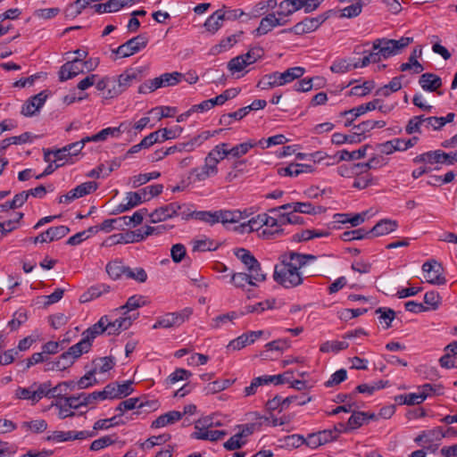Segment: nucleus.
<instances>
[{
    "label": "nucleus",
    "instance_id": "43",
    "mask_svg": "<svg viewBox=\"0 0 457 457\" xmlns=\"http://www.w3.org/2000/svg\"><path fill=\"white\" fill-rule=\"evenodd\" d=\"M42 385H45L46 386V391L47 393H46V395H45V397H48V398H59L60 401L62 400H64V397H67L66 395H67V391L64 387V384H62L59 383L58 385H56L54 387H51V382L50 381H46V382H44L42 383Z\"/></svg>",
    "mask_w": 457,
    "mask_h": 457
},
{
    "label": "nucleus",
    "instance_id": "1",
    "mask_svg": "<svg viewBox=\"0 0 457 457\" xmlns=\"http://www.w3.org/2000/svg\"><path fill=\"white\" fill-rule=\"evenodd\" d=\"M295 261L291 254L285 253L280 256L279 262L275 265L273 279L285 288H294L303 283V277Z\"/></svg>",
    "mask_w": 457,
    "mask_h": 457
},
{
    "label": "nucleus",
    "instance_id": "12",
    "mask_svg": "<svg viewBox=\"0 0 457 457\" xmlns=\"http://www.w3.org/2000/svg\"><path fill=\"white\" fill-rule=\"evenodd\" d=\"M98 186L94 181H87L77 186L75 188L69 191L67 194L59 197L60 204H70L71 202L95 192Z\"/></svg>",
    "mask_w": 457,
    "mask_h": 457
},
{
    "label": "nucleus",
    "instance_id": "39",
    "mask_svg": "<svg viewBox=\"0 0 457 457\" xmlns=\"http://www.w3.org/2000/svg\"><path fill=\"white\" fill-rule=\"evenodd\" d=\"M330 232L328 230H316V229H305L300 233H295L292 240L295 242L308 241L315 237H328Z\"/></svg>",
    "mask_w": 457,
    "mask_h": 457
},
{
    "label": "nucleus",
    "instance_id": "19",
    "mask_svg": "<svg viewBox=\"0 0 457 457\" xmlns=\"http://www.w3.org/2000/svg\"><path fill=\"white\" fill-rule=\"evenodd\" d=\"M84 72V69L81 63L78 62V60H71L66 62L61 66L59 74L60 81H66L71 79L80 73Z\"/></svg>",
    "mask_w": 457,
    "mask_h": 457
},
{
    "label": "nucleus",
    "instance_id": "59",
    "mask_svg": "<svg viewBox=\"0 0 457 457\" xmlns=\"http://www.w3.org/2000/svg\"><path fill=\"white\" fill-rule=\"evenodd\" d=\"M73 363H74V361L70 356L64 357V353H62L60 355L58 361H54L52 363V368H46V370H64L67 368L71 367Z\"/></svg>",
    "mask_w": 457,
    "mask_h": 457
},
{
    "label": "nucleus",
    "instance_id": "16",
    "mask_svg": "<svg viewBox=\"0 0 457 457\" xmlns=\"http://www.w3.org/2000/svg\"><path fill=\"white\" fill-rule=\"evenodd\" d=\"M69 232L70 228L67 226L61 225L57 227H51L35 237L32 241L35 244L45 243L47 241L52 242L64 237Z\"/></svg>",
    "mask_w": 457,
    "mask_h": 457
},
{
    "label": "nucleus",
    "instance_id": "32",
    "mask_svg": "<svg viewBox=\"0 0 457 457\" xmlns=\"http://www.w3.org/2000/svg\"><path fill=\"white\" fill-rule=\"evenodd\" d=\"M397 228V223L395 220H381L378 221L370 230L368 231L367 234L378 237L386 235Z\"/></svg>",
    "mask_w": 457,
    "mask_h": 457
},
{
    "label": "nucleus",
    "instance_id": "41",
    "mask_svg": "<svg viewBox=\"0 0 457 457\" xmlns=\"http://www.w3.org/2000/svg\"><path fill=\"white\" fill-rule=\"evenodd\" d=\"M370 146L369 145H363L361 148L349 152L347 150H342L337 153L336 156H338L337 162L341 161H351V160H358L365 157L366 151Z\"/></svg>",
    "mask_w": 457,
    "mask_h": 457
},
{
    "label": "nucleus",
    "instance_id": "9",
    "mask_svg": "<svg viewBox=\"0 0 457 457\" xmlns=\"http://www.w3.org/2000/svg\"><path fill=\"white\" fill-rule=\"evenodd\" d=\"M339 434L340 430L337 427L331 429H324L317 433H311L306 437V445L312 449H316L320 445L336 440Z\"/></svg>",
    "mask_w": 457,
    "mask_h": 457
},
{
    "label": "nucleus",
    "instance_id": "53",
    "mask_svg": "<svg viewBox=\"0 0 457 457\" xmlns=\"http://www.w3.org/2000/svg\"><path fill=\"white\" fill-rule=\"evenodd\" d=\"M374 87V82L372 80H367L362 85L354 86L351 88L349 95L364 96H367Z\"/></svg>",
    "mask_w": 457,
    "mask_h": 457
},
{
    "label": "nucleus",
    "instance_id": "25",
    "mask_svg": "<svg viewBox=\"0 0 457 457\" xmlns=\"http://www.w3.org/2000/svg\"><path fill=\"white\" fill-rule=\"evenodd\" d=\"M219 216V222L226 225L228 223H237L241 220L248 217L246 211L241 212L239 210H219L217 211Z\"/></svg>",
    "mask_w": 457,
    "mask_h": 457
},
{
    "label": "nucleus",
    "instance_id": "52",
    "mask_svg": "<svg viewBox=\"0 0 457 457\" xmlns=\"http://www.w3.org/2000/svg\"><path fill=\"white\" fill-rule=\"evenodd\" d=\"M125 277L138 283H144L147 280V273L141 267L130 268L128 266Z\"/></svg>",
    "mask_w": 457,
    "mask_h": 457
},
{
    "label": "nucleus",
    "instance_id": "57",
    "mask_svg": "<svg viewBox=\"0 0 457 457\" xmlns=\"http://www.w3.org/2000/svg\"><path fill=\"white\" fill-rule=\"evenodd\" d=\"M243 55L245 57L247 64L250 65L263 57L264 50L261 46H253V47L250 48L248 50V52Z\"/></svg>",
    "mask_w": 457,
    "mask_h": 457
},
{
    "label": "nucleus",
    "instance_id": "22",
    "mask_svg": "<svg viewBox=\"0 0 457 457\" xmlns=\"http://www.w3.org/2000/svg\"><path fill=\"white\" fill-rule=\"evenodd\" d=\"M352 415L349 418L345 431L348 432L354 430L361 427L364 422L368 420H375L377 416L374 413H369L364 411H351Z\"/></svg>",
    "mask_w": 457,
    "mask_h": 457
},
{
    "label": "nucleus",
    "instance_id": "17",
    "mask_svg": "<svg viewBox=\"0 0 457 457\" xmlns=\"http://www.w3.org/2000/svg\"><path fill=\"white\" fill-rule=\"evenodd\" d=\"M309 401L310 398L298 401V396H287L283 398L280 395H276L267 402L266 408L269 411L279 410V411H282L283 410L288 408V406L293 403L297 402L298 405H303Z\"/></svg>",
    "mask_w": 457,
    "mask_h": 457
},
{
    "label": "nucleus",
    "instance_id": "58",
    "mask_svg": "<svg viewBox=\"0 0 457 457\" xmlns=\"http://www.w3.org/2000/svg\"><path fill=\"white\" fill-rule=\"evenodd\" d=\"M428 119L424 118V115L414 116L411 118L405 127L407 134L411 135L416 132H420L421 124Z\"/></svg>",
    "mask_w": 457,
    "mask_h": 457
},
{
    "label": "nucleus",
    "instance_id": "44",
    "mask_svg": "<svg viewBox=\"0 0 457 457\" xmlns=\"http://www.w3.org/2000/svg\"><path fill=\"white\" fill-rule=\"evenodd\" d=\"M184 75L179 71L166 72L157 77V79L161 81V87H172L179 84Z\"/></svg>",
    "mask_w": 457,
    "mask_h": 457
},
{
    "label": "nucleus",
    "instance_id": "27",
    "mask_svg": "<svg viewBox=\"0 0 457 457\" xmlns=\"http://www.w3.org/2000/svg\"><path fill=\"white\" fill-rule=\"evenodd\" d=\"M145 304V302L144 300V296L135 295L130 296L124 305L114 309L112 312V314L121 313L122 315H126L129 312L134 311L141 306H144Z\"/></svg>",
    "mask_w": 457,
    "mask_h": 457
},
{
    "label": "nucleus",
    "instance_id": "18",
    "mask_svg": "<svg viewBox=\"0 0 457 457\" xmlns=\"http://www.w3.org/2000/svg\"><path fill=\"white\" fill-rule=\"evenodd\" d=\"M97 400H100L99 392H93L91 394L82 393L78 396L71 395L67 398V404L70 408L74 410L79 409L81 406H87L95 403Z\"/></svg>",
    "mask_w": 457,
    "mask_h": 457
},
{
    "label": "nucleus",
    "instance_id": "20",
    "mask_svg": "<svg viewBox=\"0 0 457 457\" xmlns=\"http://www.w3.org/2000/svg\"><path fill=\"white\" fill-rule=\"evenodd\" d=\"M47 96L45 92H40L37 95L29 98L21 108V114L24 116L34 115L45 104Z\"/></svg>",
    "mask_w": 457,
    "mask_h": 457
},
{
    "label": "nucleus",
    "instance_id": "40",
    "mask_svg": "<svg viewBox=\"0 0 457 457\" xmlns=\"http://www.w3.org/2000/svg\"><path fill=\"white\" fill-rule=\"evenodd\" d=\"M115 365L114 358L112 356H105L97 358L93 361V372L104 373L111 370Z\"/></svg>",
    "mask_w": 457,
    "mask_h": 457
},
{
    "label": "nucleus",
    "instance_id": "48",
    "mask_svg": "<svg viewBox=\"0 0 457 457\" xmlns=\"http://www.w3.org/2000/svg\"><path fill=\"white\" fill-rule=\"evenodd\" d=\"M257 143L255 141H247L241 143L239 145H237L233 146L232 148L228 149V155H231L235 158H239L245 154H246L250 149L256 146Z\"/></svg>",
    "mask_w": 457,
    "mask_h": 457
},
{
    "label": "nucleus",
    "instance_id": "13",
    "mask_svg": "<svg viewBox=\"0 0 457 457\" xmlns=\"http://www.w3.org/2000/svg\"><path fill=\"white\" fill-rule=\"evenodd\" d=\"M126 200L127 203L119 204L113 213L127 212L144 202L149 201L150 197L148 196V193H146V189L142 188L137 192L127 193Z\"/></svg>",
    "mask_w": 457,
    "mask_h": 457
},
{
    "label": "nucleus",
    "instance_id": "64",
    "mask_svg": "<svg viewBox=\"0 0 457 457\" xmlns=\"http://www.w3.org/2000/svg\"><path fill=\"white\" fill-rule=\"evenodd\" d=\"M284 445L287 447L298 448L302 445H306V438L298 434L287 436L283 439Z\"/></svg>",
    "mask_w": 457,
    "mask_h": 457
},
{
    "label": "nucleus",
    "instance_id": "60",
    "mask_svg": "<svg viewBox=\"0 0 457 457\" xmlns=\"http://www.w3.org/2000/svg\"><path fill=\"white\" fill-rule=\"evenodd\" d=\"M454 117L455 114L453 112H449L445 117L430 116V126L433 127L434 129L438 130L446 123L453 121Z\"/></svg>",
    "mask_w": 457,
    "mask_h": 457
},
{
    "label": "nucleus",
    "instance_id": "56",
    "mask_svg": "<svg viewBox=\"0 0 457 457\" xmlns=\"http://www.w3.org/2000/svg\"><path fill=\"white\" fill-rule=\"evenodd\" d=\"M156 131L161 132L160 141L162 143L166 140L179 137L183 131V128L180 126H176L172 129L164 128Z\"/></svg>",
    "mask_w": 457,
    "mask_h": 457
},
{
    "label": "nucleus",
    "instance_id": "24",
    "mask_svg": "<svg viewBox=\"0 0 457 457\" xmlns=\"http://www.w3.org/2000/svg\"><path fill=\"white\" fill-rule=\"evenodd\" d=\"M44 160L46 162H64L65 163H73L74 161L71 158V154L67 152L65 146L61 149H57L55 151L45 150L44 153Z\"/></svg>",
    "mask_w": 457,
    "mask_h": 457
},
{
    "label": "nucleus",
    "instance_id": "10",
    "mask_svg": "<svg viewBox=\"0 0 457 457\" xmlns=\"http://www.w3.org/2000/svg\"><path fill=\"white\" fill-rule=\"evenodd\" d=\"M266 280L265 273L259 272H233L230 282L237 288H245L246 285L255 287L258 282Z\"/></svg>",
    "mask_w": 457,
    "mask_h": 457
},
{
    "label": "nucleus",
    "instance_id": "34",
    "mask_svg": "<svg viewBox=\"0 0 457 457\" xmlns=\"http://www.w3.org/2000/svg\"><path fill=\"white\" fill-rule=\"evenodd\" d=\"M91 343L82 337V339L71 346L68 351L64 352V357H71L74 361L80 357L83 353H87L91 349Z\"/></svg>",
    "mask_w": 457,
    "mask_h": 457
},
{
    "label": "nucleus",
    "instance_id": "50",
    "mask_svg": "<svg viewBox=\"0 0 457 457\" xmlns=\"http://www.w3.org/2000/svg\"><path fill=\"white\" fill-rule=\"evenodd\" d=\"M124 223H126V218H115L104 220L100 225V230L104 232H110L114 228H123Z\"/></svg>",
    "mask_w": 457,
    "mask_h": 457
},
{
    "label": "nucleus",
    "instance_id": "4",
    "mask_svg": "<svg viewBox=\"0 0 457 457\" xmlns=\"http://www.w3.org/2000/svg\"><path fill=\"white\" fill-rule=\"evenodd\" d=\"M147 44L148 37L145 34H140L112 49V53L120 58L129 57L146 47Z\"/></svg>",
    "mask_w": 457,
    "mask_h": 457
},
{
    "label": "nucleus",
    "instance_id": "11",
    "mask_svg": "<svg viewBox=\"0 0 457 457\" xmlns=\"http://www.w3.org/2000/svg\"><path fill=\"white\" fill-rule=\"evenodd\" d=\"M184 207H186V204H180L178 202L161 206L149 214L150 221L152 223H158L167 219L179 216V211L182 210Z\"/></svg>",
    "mask_w": 457,
    "mask_h": 457
},
{
    "label": "nucleus",
    "instance_id": "15",
    "mask_svg": "<svg viewBox=\"0 0 457 457\" xmlns=\"http://www.w3.org/2000/svg\"><path fill=\"white\" fill-rule=\"evenodd\" d=\"M234 254L241 261L248 272L264 273L261 263L249 250L243 247L235 248Z\"/></svg>",
    "mask_w": 457,
    "mask_h": 457
},
{
    "label": "nucleus",
    "instance_id": "5",
    "mask_svg": "<svg viewBox=\"0 0 457 457\" xmlns=\"http://www.w3.org/2000/svg\"><path fill=\"white\" fill-rule=\"evenodd\" d=\"M141 79V71L137 69H128L118 77L117 85H114L112 89H108L106 97H114L125 91L133 82Z\"/></svg>",
    "mask_w": 457,
    "mask_h": 457
},
{
    "label": "nucleus",
    "instance_id": "31",
    "mask_svg": "<svg viewBox=\"0 0 457 457\" xmlns=\"http://www.w3.org/2000/svg\"><path fill=\"white\" fill-rule=\"evenodd\" d=\"M120 406H122L123 410L130 411L136 408L143 409L145 407H149L151 410H156L159 407V403L157 401H147L143 403L139 398L133 397L129 398L120 403Z\"/></svg>",
    "mask_w": 457,
    "mask_h": 457
},
{
    "label": "nucleus",
    "instance_id": "45",
    "mask_svg": "<svg viewBox=\"0 0 457 457\" xmlns=\"http://www.w3.org/2000/svg\"><path fill=\"white\" fill-rule=\"evenodd\" d=\"M127 267L120 261H112L106 265V272L112 279H119L126 275Z\"/></svg>",
    "mask_w": 457,
    "mask_h": 457
},
{
    "label": "nucleus",
    "instance_id": "33",
    "mask_svg": "<svg viewBox=\"0 0 457 457\" xmlns=\"http://www.w3.org/2000/svg\"><path fill=\"white\" fill-rule=\"evenodd\" d=\"M182 419V414L178 411H170L161 416L152 422L151 427L154 428H159L165 427L170 424H173Z\"/></svg>",
    "mask_w": 457,
    "mask_h": 457
},
{
    "label": "nucleus",
    "instance_id": "46",
    "mask_svg": "<svg viewBox=\"0 0 457 457\" xmlns=\"http://www.w3.org/2000/svg\"><path fill=\"white\" fill-rule=\"evenodd\" d=\"M228 144L221 143L216 145L206 156V158L212 159L214 163L217 165L220 161L223 160L227 156H228Z\"/></svg>",
    "mask_w": 457,
    "mask_h": 457
},
{
    "label": "nucleus",
    "instance_id": "62",
    "mask_svg": "<svg viewBox=\"0 0 457 457\" xmlns=\"http://www.w3.org/2000/svg\"><path fill=\"white\" fill-rule=\"evenodd\" d=\"M115 443V439L112 438V436H104L98 439L94 440L89 449L91 451H99L101 449H104L106 446H109Z\"/></svg>",
    "mask_w": 457,
    "mask_h": 457
},
{
    "label": "nucleus",
    "instance_id": "54",
    "mask_svg": "<svg viewBox=\"0 0 457 457\" xmlns=\"http://www.w3.org/2000/svg\"><path fill=\"white\" fill-rule=\"evenodd\" d=\"M216 249V244L209 238L195 240L193 245L194 252L215 251Z\"/></svg>",
    "mask_w": 457,
    "mask_h": 457
},
{
    "label": "nucleus",
    "instance_id": "21",
    "mask_svg": "<svg viewBox=\"0 0 457 457\" xmlns=\"http://www.w3.org/2000/svg\"><path fill=\"white\" fill-rule=\"evenodd\" d=\"M218 172L217 165L212 161L211 157L204 160V165L201 168L192 169L191 175L195 177V180L204 181L208 178L216 175Z\"/></svg>",
    "mask_w": 457,
    "mask_h": 457
},
{
    "label": "nucleus",
    "instance_id": "29",
    "mask_svg": "<svg viewBox=\"0 0 457 457\" xmlns=\"http://www.w3.org/2000/svg\"><path fill=\"white\" fill-rule=\"evenodd\" d=\"M111 244H129L142 241L141 229L112 235L108 238Z\"/></svg>",
    "mask_w": 457,
    "mask_h": 457
},
{
    "label": "nucleus",
    "instance_id": "55",
    "mask_svg": "<svg viewBox=\"0 0 457 457\" xmlns=\"http://www.w3.org/2000/svg\"><path fill=\"white\" fill-rule=\"evenodd\" d=\"M161 176L159 171H153L149 173L139 174L132 178V186L134 188L147 183L152 179H158Z\"/></svg>",
    "mask_w": 457,
    "mask_h": 457
},
{
    "label": "nucleus",
    "instance_id": "14",
    "mask_svg": "<svg viewBox=\"0 0 457 457\" xmlns=\"http://www.w3.org/2000/svg\"><path fill=\"white\" fill-rule=\"evenodd\" d=\"M138 314L136 316L129 315V316H124L120 317L115 320H112V314L111 315H105L106 316V328H107V334L109 336L111 335H119L122 330L128 329L131 325L134 320L137 319Z\"/></svg>",
    "mask_w": 457,
    "mask_h": 457
},
{
    "label": "nucleus",
    "instance_id": "26",
    "mask_svg": "<svg viewBox=\"0 0 457 457\" xmlns=\"http://www.w3.org/2000/svg\"><path fill=\"white\" fill-rule=\"evenodd\" d=\"M440 163L453 165L457 162V150L451 153H445L442 150H436L430 153V164Z\"/></svg>",
    "mask_w": 457,
    "mask_h": 457
},
{
    "label": "nucleus",
    "instance_id": "38",
    "mask_svg": "<svg viewBox=\"0 0 457 457\" xmlns=\"http://www.w3.org/2000/svg\"><path fill=\"white\" fill-rule=\"evenodd\" d=\"M223 21L224 13L219 9L205 21L204 26L207 31L214 34L222 27Z\"/></svg>",
    "mask_w": 457,
    "mask_h": 457
},
{
    "label": "nucleus",
    "instance_id": "49",
    "mask_svg": "<svg viewBox=\"0 0 457 457\" xmlns=\"http://www.w3.org/2000/svg\"><path fill=\"white\" fill-rule=\"evenodd\" d=\"M243 34V31H238L237 33L228 36L222 40H220L219 45L213 46L212 50L215 53H220L222 51L228 50L232 47L237 42V38Z\"/></svg>",
    "mask_w": 457,
    "mask_h": 457
},
{
    "label": "nucleus",
    "instance_id": "61",
    "mask_svg": "<svg viewBox=\"0 0 457 457\" xmlns=\"http://www.w3.org/2000/svg\"><path fill=\"white\" fill-rule=\"evenodd\" d=\"M28 320L27 313L21 310L14 312L12 319L8 322L12 331L17 330Z\"/></svg>",
    "mask_w": 457,
    "mask_h": 457
},
{
    "label": "nucleus",
    "instance_id": "2",
    "mask_svg": "<svg viewBox=\"0 0 457 457\" xmlns=\"http://www.w3.org/2000/svg\"><path fill=\"white\" fill-rule=\"evenodd\" d=\"M305 70L303 67H292L284 72L275 71L270 74L264 75L257 83V87L262 90H267L276 87H280L293 80L301 78L304 74Z\"/></svg>",
    "mask_w": 457,
    "mask_h": 457
},
{
    "label": "nucleus",
    "instance_id": "37",
    "mask_svg": "<svg viewBox=\"0 0 457 457\" xmlns=\"http://www.w3.org/2000/svg\"><path fill=\"white\" fill-rule=\"evenodd\" d=\"M278 18L275 13H269L261 20L259 27L254 30L257 36L266 35L271 29L278 26Z\"/></svg>",
    "mask_w": 457,
    "mask_h": 457
},
{
    "label": "nucleus",
    "instance_id": "51",
    "mask_svg": "<svg viewBox=\"0 0 457 457\" xmlns=\"http://www.w3.org/2000/svg\"><path fill=\"white\" fill-rule=\"evenodd\" d=\"M348 346L349 344L345 341H327L320 345V351L322 353H337L348 348Z\"/></svg>",
    "mask_w": 457,
    "mask_h": 457
},
{
    "label": "nucleus",
    "instance_id": "7",
    "mask_svg": "<svg viewBox=\"0 0 457 457\" xmlns=\"http://www.w3.org/2000/svg\"><path fill=\"white\" fill-rule=\"evenodd\" d=\"M328 18V15L326 13L313 18H305L294 27L281 30V33H295V35L310 33L316 30Z\"/></svg>",
    "mask_w": 457,
    "mask_h": 457
},
{
    "label": "nucleus",
    "instance_id": "42",
    "mask_svg": "<svg viewBox=\"0 0 457 457\" xmlns=\"http://www.w3.org/2000/svg\"><path fill=\"white\" fill-rule=\"evenodd\" d=\"M311 171V167L304 164L300 163H291L287 167L285 168H279L278 170V173L280 176H290V177H296L300 175L303 172Z\"/></svg>",
    "mask_w": 457,
    "mask_h": 457
},
{
    "label": "nucleus",
    "instance_id": "36",
    "mask_svg": "<svg viewBox=\"0 0 457 457\" xmlns=\"http://www.w3.org/2000/svg\"><path fill=\"white\" fill-rule=\"evenodd\" d=\"M191 217L192 219L201 220L211 226L219 223V216L217 211H195L187 214L185 218Z\"/></svg>",
    "mask_w": 457,
    "mask_h": 457
},
{
    "label": "nucleus",
    "instance_id": "3",
    "mask_svg": "<svg viewBox=\"0 0 457 457\" xmlns=\"http://www.w3.org/2000/svg\"><path fill=\"white\" fill-rule=\"evenodd\" d=\"M412 42V37H403L398 40L378 38L373 42V50H378L384 59L399 54Z\"/></svg>",
    "mask_w": 457,
    "mask_h": 457
},
{
    "label": "nucleus",
    "instance_id": "8",
    "mask_svg": "<svg viewBox=\"0 0 457 457\" xmlns=\"http://www.w3.org/2000/svg\"><path fill=\"white\" fill-rule=\"evenodd\" d=\"M46 388L42 383L34 382L29 387L19 386L14 395L17 399L30 401L32 404H36L46 395Z\"/></svg>",
    "mask_w": 457,
    "mask_h": 457
},
{
    "label": "nucleus",
    "instance_id": "47",
    "mask_svg": "<svg viewBox=\"0 0 457 457\" xmlns=\"http://www.w3.org/2000/svg\"><path fill=\"white\" fill-rule=\"evenodd\" d=\"M234 381L230 379L215 380L204 387L205 395H212L228 388Z\"/></svg>",
    "mask_w": 457,
    "mask_h": 457
},
{
    "label": "nucleus",
    "instance_id": "63",
    "mask_svg": "<svg viewBox=\"0 0 457 457\" xmlns=\"http://www.w3.org/2000/svg\"><path fill=\"white\" fill-rule=\"evenodd\" d=\"M246 66H248V64L243 54L232 58L228 63V68L232 72L241 71Z\"/></svg>",
    "mask_w": 457,
    "mask_h": 457
},
{
    "label": "nucleus",
    "instance_id": "23",
    "mask_svg": "<svg viewBox=\"0 0 457 457\" xmlns=\"http://www.w3.org/2000/svg\"><path fill=\"white\" fill-rule=\"evenodd\" d=\"M278 7V14L279 16H289L302 8L306 12L307 0H283L279 3Z\"/></svg>",
    "mask_w": 457,
    "mask_h": 457
},
{
    "label": "nucleus",
    "instance_id": "30",
    "mask_svg": "<svg viewBox=\"0 0 457 457\" xmlns=\"http://www.w3.org/2000/svg\"><path fill=\"white\" fill-rule=\"evenodd\" d=\"M106 316H102L100 318V320L96 323L94 324L93 326L89 327L87 329H86L83 333H82V337L85 338V339H87L88 342H90L92 344L93 340L102 335L103 333H104L105 331H107V328L105 326L106 324Z\"/></svg>",
    "mask_w": 457,
    "mask_h": 457
},
{
    "label": "nucleus",
    "instance_id": "28",
    "mask_svg": "<svg viewBox=\"0 0 457 457\" xmlns=\"http://www.w3.org/2000/svg\"><path fill=\"white\" fill-rule=\"evenodd\" d=\"M447 279L445 275V269L436 260H430V285H445Z\"/></svg>",
    "mask_w": 457,
    "mask_h": 457
},
{
    "label": "nucleus",
    "instance_id": "35",
    "mask_svg": "<svg viewBox=\"0 0 457 457\" xmlns=\"http://www.w3.org/2000/svg\"><path fill=\"white\" fill-rule=\"evenodd\" d=\"M212 418H204L198 420L195 425V431L192 434V437L199 440H208V428L213 425Z\"/></svg>",
    "mask_w": 457,
    "mask_h": 457
},
{
    "label": "nucleus",
    "instance_id": "6",
    "mask_svg": "<svg viewBox=\"0 0 457 457\" xmlns=\"http://www.w3.org/2000/svg\"><path fill=\"white\" fill-rule=\"evenodd\" d=\"M192 314L190 308H185L180 312H168L165 315L158 318L157 321L153 325L154 329L159 328H170L179 327L183 324Z\"/></svg>",
    "mask_w": 457,
    "mask_h": 457
}]
</instances>
